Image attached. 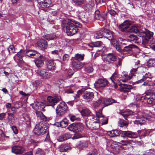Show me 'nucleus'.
I'll return each instance as SVG.
<instances>
[{
	"mask_svg": "<svg viewBox=\"0 0 155 155\" xmlns=\"http://www.w3.org/2000/svg\"><path fill=\"white\" fill-rule=\"evenodd\" d=\"M140 61H137L135 62V68H133L130 71V73L128 74L125 72L122 73L121 77L119 78V74L117 72H115L114 73L110 78L112 82L113 83L114 87L116 88L118 85L120 86L122 90L127 92H129L130 89L132 88V86L130 85L121 84L120 83V81L123 82H125L127 80H130L133 76L134 73L136 72L138 69H140L142 68L140 67Z\"/></svg>",
	"mask_w": 155,
	"mask_h": 155,
	"instance_id": "obj_1",
	"label": "nucleus"
},
{
	"mask_svg": "<svg viewBox=\"0 0 155 155\" xmlns=\"http://www.w3.org/2000/svg\"><path fill=\"white\" fill-rule=\"evenodd\" d=\"M96 117L91 114L86 118L85 123L86 126L92 130H97L100 127V119L104 116L102 114V109H100L97 111L95 110Z\"/></svg>",
	"mask_w": 155,
	"mask_h": 155,
	"instance_id": "obj_2",
	"label": "nucleus"
},
{
	"mask_svg": "<svg viewBox=\"0 0 155 155\" xmlns=\"http://www.w3.org/2000/svg\"><path fill=\"white\" fill-rule=\"evenodd\" d=\"M81 25L72 19H68L63 22L61 26L65 28L68 35L72 36L76 33L78 30L77 27H81Z\"/></svg>",
	"mask_w": 155,
	"mask_h": 155,
	"instance_id": "obj_3",
	"label": "nucleus"
},
{
	"mask_svg": "<svg viewBox=\"0 0 155 155\" xmlns=\"http://www.w3.org/2000/svg\"><path fill=\"white\" fill-rule=\"evenodd\" d=\"M129 32H135L139 36L142 37V44L145 45L148 43V41L152 37L153 33L149 31H145L140 29H138L136 26H132L128 30Z\"/></svg>",
	"mask_w": 155,
	"mask_h": 155,
	"instance_id": "obj_4",
	"label": "nucleus"
},
{
	"mask_svg": "<svg viewBox=\"0 0 155 155\" xmlns=\"http://www.w3.org/2000/svg\"><path fill=\"white\" fill-rule=\"evenodd\" d=\"M48 127L45 125L43 121H40L36 125L33 131L36 135H40L48 132Z\"/></svg>",
	"mask_w": 155,
	"mask_h": 155,
	"instance_id": "obj_5",
	"label": "nucleus"
},
{
	"mask_svg": "<svg viewBox=\"0 0 155 155\" xmlns=\"http://www.w3.org/2000/svg\"><path fill=\"white\" fill-rule=\"evenodd\" d=\"M121 136L123 137H124L125 136L128 137L130 138H137L138 136V134L141 132H143L144 133V135L146 136L148 135V133L149 132V130H138L137 131L138 133H136L134 132H132L130 131H121Z\"/></svg>",
	"mask_w": 155,
	"mask_h": 155,
	"instance_id": "obj_6",
	"label": "nucleus"
},
{
	"mask_svg": "<svg viewBox=\"0 0 155 155\" xmlns=\"http://www.w3.org/2000/svg\"><path fill=\"white\" fill-rule=\"evenodd\" d=\"M78 97H79V95L81 94L83 98L87 102L90 101L92 100L94 97V94L93 92L88 91H79L77 93Z\"/></svg>",
	"mask_w": 155,
	"mask_h": 155,
	"instance_id": "obj_7",
	"label": "nucleus"
},
{
	"mask_svg": "<svg viewBox=\"0 0 155 155\" xmlns=\"http://www.w3.org/2000/svg\"><path fill=\"white\" fill-rule=\"evenodd\" d=\"M84 127L81 123H73L71 124L68 127L70 130L74 132H81L84 129Z\"/></svg>",
	"mask_w": 155,
	"mask_h": 155,
	"instance_id": "obj_8",
	"label": "nucleus"
},
{
	"mask_svg": "<svg viewBox=\"0 0 155 155\" xmlns=\"http://www.w3.org/2000/svg\"><path fill=\"white\" fill-rule=\"evenodd\" d=\"M48 106L54 107L58 102L61 101V98L60 96H57L54 97L49 96L47 98Z\"/></svg>",
	"mask_w": 155,
	"mask_h": 155,
	"instance_id": "obj_9",
	"label": "nucleus"
},
{
	"mask_svg": "<svg viewBox=\"0 0 155 155\" xmlns=\"http://www.w3.org/2000/svg\"><path fill=\"white\" fill-rule=\"evenodd\" d=\"M145 114L141 112H139L138 113L137 116L136 118L137 120L134 121V124L139 126L146 125V123L145 120L142 118V117H144V116H143V115Z\"/></svg>",
	"mask_w": 155,
	"mask_h": 155,
	"instance_id": "obj_10",
	"label": "nucleus"
},
{
	"mask_svg": "<svg viewBox=\"0 0 155 155\" xmlns=\"http://www.w3.org/2000/svg\"><path fill=\"white\" fill-rule=\"evenodd\" d=\"M68 108L67 106L65 103H61L58 105L56 108V111L57 114L59 116L63 114Z\"/></svg>",
	"mask_w": 155,
	"mask_h": 155,
	"instance_id": "obj_11",
	"label": "nucleus"
},
{
	"mask_svg": "<svg viewBox=\"0 0 155 155\" xmlns=\"http://www.w3.org/2000/svg\"><path fill=\"white\" fill-rule=\"evenodd\" d=\"M144 100L146 101L148 104H152L155 99V92L148 91L145 96Z\"/></svg>",
	"mask_w": 155,
	"mask_h": 155,
	"instance_id": "obj_12",
	"label": "nucleus"
},
{
	"mask_svg": "<svg viewBox=\"0 0 155 155\" xmlns=\"http://www.w3.org/2000/svg\"><path fill=\"white\" fill-rule=\"evenodd\" d=\"M108 83V81L106 79L101 78L98 79L94 84L96 88H99L105 87Z\"/></svg>",
	"mask_w": 155,
	"mask_h": 155,
	"instance_id": "obj_13",
	"label": "nucleus"
},
{
	"mask_svg": "<svg viewBox=\"0 0 155 155\" xmlns=\"http://www.w3.org/2000/svg\"><path fill=\"white\" fill-rule=\"evenodd\" d=\"M110 43L119 52L122 54L123 52L122 49L121 48V45L120 43H119L116 39L112 38L111 39Z\"/></svg>",
	"mask_w": 155,
	"mask_h": 155,
	"instance_id": "obj_14",
	"label": "nucleus"
},
{
	"mask_svg": "<svg viewBox=\"0 0 155 155\" xmlns=\"http://www.w3.org/2000/svg\"><path fill=\"white\" fill-rule=\"evenodd\" d=\"M37 73L43 78L47 79L49 78L51 75V73L49 72L47 70L45 69L38 70H37Z\"/></svg>",
	"mask_w": 155,
	"mask_h": 155,
	"instance_id": "obj_15",
	"label": "nucleus"
},
{
	"mask_svg": "<svg viewBox=\"0 0 155 155\" xmlns=\"http://www.w3.org/2000/svg\"><path fill=\"white\" fill-rule=\"evenodd\" d=\"M36 45L39 49L42 50H45L47 48V42L45 40L42 39L37 42Z\"/></svg>",
	"mask_w": 155,
	"mask_h": 155,
	"instance_id": "obj_16",
	"label": "nucleus"
},
{
	"mask_svg": "<svg viewBox=\"0 0 155 155\" xmlns=\"http://www.w3.org/2000/svg\"><path fill=\"white\" fill-rule=\"evenodd\" d=\"M130 25V22L128 21H125L121 24L119 26L120 30L122 32H124L127 31L128 28Z\"/></svg>",
	"mask_w": 155,
	"mask_h": 155,
	"instance_id": "obj_17",
	"label": "nucleus"
},
{
	"mask_svg": "<svg viewBox=\"0 0 155 155\" xmlns=\"http://www.w3.org/2000/svg\"><path fill=\"white\" fill-rule=\"evenodd\" d=\"M72 65L74 69L77 70L81 69L85 65L84 62L76 61L74 59L72 61Z\"/></svg>",
	"mask_w": 155,
	"mask_h": 155,
	"instance_id": "obj_18",
	"label": "nucleus"
},
{
	"mask_svg": "<svg viewBox=\"0 0 155 155\" xmlns=\"http://www.w3.org/2000/svg\"><path fill=\"white\" fill-rule=\"evenodd\" d=\"M38 59L35 60V62L36 66L38 67H42L44 64V61L45 59V57L40 54V56L38 57Z\"/></svg>",
	"mask_w": 155,
	"mask_h": 155,
	"instance_id": "obj_19",
	"label": "nucleus"
},
{
	"mask_svg": "<svg viewBox=\"0 0 155 155\" xmlns=\"http://www.w3.org/2000/svg\"><path fill=\"white\" fill-rule=\"evenodd\" d=\"M101 31L104 37L110 40L112 39V35L111 33L107 29L102 28L101 29Z\"/></svg>",
	"mask_w": 155,
	"mask_h": 155,
	"instance_id": "obj_20",
	"label": "nucleus"
},
{
	"mask_svg": "<svg viewBox=\"0 0 155 155\" xmlns=\"http://www.w3.org/2000/svg\"><path fill=\"white\" fill-rule=\"evenodd\" d=\"M25 54L27 56L32 58H35L40 56V54L35 50L28 51L26 52Z\"/></svg>",
	"mask_w": 155,
	"mask_h": 155,
	"instance_id": "obj_21",
	"label": "nucleus"
},
{
	"mask_svg": "<svg viewBox=\"0 0 155 155\" xmlns=\"http://www.w3.org/2000/svg\"><path fill=\"white\" fill-rule=\"evenodd\" d=\"M12 152L16 154H21L23 153L24 149L20 146H15L12 147Z\"/></svg>",
	"mask_w": 155,
	"mask_h": 155,
	"instance_id": "obj_22",
	"label": "nucleus"
},
{
	"mask_svg": "<svg viewBox=\"0 0 155 155\" xmlns=\"http://www.w3.org/2000/svg\"><path fill=\"white\" fill-rule=\"evenodd\" d=\"M71 135L70 133H65L60 136L57 138V140L59 142H62L71 138Z\"/></svg>",
	"mask_w": 155,
	"mask_h": 155,
	"instance_id": "obj_23",
	"label": "nucleus"
},
{
	"mask_svg": "<svg viewBox=\"0 0 155 155\" xmlns=\"http://www.w3.org/2000/svg\"><path fill=\"white\" fill-rule=\"evenodd\" d=\"M103 103L102 104V107H105L112 104V103L115 102V101L112 99H105L103 98L102 100Z\"/></svg>",
	"mask_w": 155,
	"mask_h": 155,
	"instance_id": "obj_24",
	"label": "nucleus"
},
{
	"mask_svg": "<svg viewBox=\"0 0 155 155\" xmlns=\"http://www.w3.org/2000/svg\"><path fill=\"white\" fill-rule=\"evenodd\" d=\"M153 77V76L150 73L148 72L146 73L145 75L143 76V78L141 80H139L136 82L138 84L141 83L145 81L146 80H150Z\"/></svg>",
	"mask_w": 155,
	"mask_h": 155,
	"instance_id": "obj_25",
	"label": "nucleus"
},
{
	"mask_svg": "<svg viewBox=\"0 0 155 155\" xmlns=\"http://www.w3.org/2000/svg\"><path fill=\"white\" fill-rule=\"evenodd\" d=\"M38 3L41 7L46 8L49 7L51 2L50 0H40Z\"/></svg>",
	"mask_w": 155,
	"mask_h": 155,
	"instance_id": "obj_26",
	"label": "nucleus"
},
{
	"mask_svg": "<svg viewBox=\"0 0 155 155\" xmlns=\"http://www.w3.org/2000/svg\"><path fill=\"white\" fill-rule=\"evenodd\" d=\"M94 17L97 20L103 21L105 19V15L100 13L99 10H96L95 12Z\"/></svg>",
	"mask_w": 155,
	"mask_h": 155,
	"instance_id": "obj_27",
	"label": "nucleus"
},
{
	"mask_svg": "<svg viewBox=\"0 0 155 155\" xmlns=\"http://www.w3.org/2000/svg\"><path fill=\"white\" fill-rule=\"evenodd\" d=\"M116 57L113 54L110 53L105 55L104 58V61L110 62L115 61Z\"/></svg>",
	"mask_w": 155,
	"mask_h": 155,
	"instance_id": "obj_28",
	"label": "nucleus"
},
{
	"mask_svg": "<svg viewBox=\"0 0 155 155\" xmlns=\"http://www.w3.org/2000/svg\"><path fill=\"white\" fill-rule=\"evenodd\" d=\"M121 131L117 130H113L107 132L108 135L111 137H115L119 136L121 134Z\"/></svg>",
	"mask_w": 155,
	"mask_h": 155,
	"instance_id": "obj_29",
	"label": "nucleus"
},
{
	"mask_svg": "<svg viewBox=\"0 0 155 155\" xmlns=\"http://www.w3.org/2000/svg\"><path fill=\"white\" fill-rule=\"evenodd\" d=\"M46 65L47 68L50 70H54L55 68V64L53 60H48Z\"/></svg>",
	"mask_w": 155,
	"mask_h": 155,
	"instance_id": "obj_30",
	"label": "nucleus"
},
{
	"mask_svg": "<svg viewBox=\"0 0 155 155\" xmlns=\"http://www.w3.org/2000/svg\"><path fill=\"white\" fill-rule=\"evenodd\" d=\"M32 108L35 110H42L45 107L43 104H40L38 102L34 103L32 105Z\"/></svg>",
	"mask_w": 155,
	"mask_h": 155,
	"instance_id": "obj_31",
	"label": "nucleus"
},
{
	"mask_svg": "<svg viewBox=\"0 0 155 155\" xmlns=\"http://www.w3.org/2000/svg\"><path fill=\"white\" fill-rule=\"evenodd\" d=\"M7 120L8 123L10 124H12L14 123L15 117L13 114L10 113H8Z\"/></svg>",
	"mask_w": 155,
	"mask_h": 155,
	"instance_id": "obj_32",
	"label": "nucleus"
},
{
	"mask_svg": "<svg viewBox=\"0 0 155 155\" xmlns=\"http://www.w3.org/2000/svg\"><path fill=\"white\" fill-rule=\"evenodd\" d=\"M35 113L38 119L42 120L44 121H46L47 120V117L43 114L42 112L38 111H36Z\"/></svg>",
	"mask_w": 155,
	"mask_h": 155,
	"instance_id": "obj_33",
	"label": "nucleus"
},
{
	"mask_svg": "<svg viewBox=\"0 0 155 155\" xmlns=\"http://www.w3.org/2000/svg\"><path fill=\"white\" fill-rule=\"evenodd\" d=\"M35 113L38 119L42 120L44 121H46L47 120V117L43 114L42 112L38 111H36Z\"/></svg>",
	"mask_w": 155,
	"mask_h": 155,
	"instance_id": "obj_34",
	"label": "nucleus"
},
{
	"mask_svg": "<svg viewBox=\"0 0 155 155\" xmlns=\"http://www.w3.org/2000/svg\"><path fill=\"white\" fill-rule=\"evenodd\" d=\"M35 113L38 119L42 120L44 121H46L47 120V117L43 114L42 112L38 111H36Z\"/></svg>",
	"mask_w": 155,
	"mask_h": 155,
	"instance_id": "obj_35",
	"label": "nucleus"
},
{
	"mask_svg": "<svg viewBox=\"0 0 155 155\" xmlns=\"http://www.w3.org/2000/svg\"><path fill=\"white\" fill-rule=\"evenodd\" d=\"M35 113L38 119L42 120L44 121H46L47 120V117L43 114L42 112L38 111H36Z\"/></svg>",
	"mask_w": 155,
	"mask_h": 155,
	"instance_id": "obj_36",
	"label": "nucleus"
},
{
	"mask_svg": "<svg viewBox=\"0 0 155 155\" xmlns=\"http://www.w3.org/2000/svg\"><path fill=\"white\" fill-rule=\"evenodd\" d=\"M133 112L130 110H127L121 112V114L126 120L127 118L133 114Z\"/></svg>",
	"mask_w": 155,
	"mask_h": 155,
	"instance_id": "obj_37",
	"label": "nucleus"
},
{
	"mask_svg": "<svg viewBox=\"0 0 155 155\" xmlns=\"http://www.w3.org/2000/svg\"><path fill=\"white\" fill-rule=\"evenodd\" d=\"M136 46L135 45H130L128 46L125 47L123 49V52H128L131 51L133 48H135Z\"/></svg>",
	"mask_w": 155,
	"mask_h": 155,
	"instance_id": "obj_38",
	"label": "nucleus"
},
{
	"mask_svg": "<svg viewBox=\"0 0 155 155\" xmlns=\"http://www.w3.org/2000/svg\"><path fill=\"white\" fill-rule=\"evenodd\" d=\"M56 35L55 34H46L43 36V37L48 41L54 39Z\"/></svg>",
	"mask_w": 155,
	"mask_h": 155,
	"instance_id": "obj_39",
	"label": "nucleus"
},
{
	"mask_svg": "<svg viewBox=\"0 0 155 155\" xmlns=\"http://www.w3.org/2000/svg\"><path fill=\"white\" fill-rule=\"evenodd\" d=\"M81 113L82 116H87V118L88 116L92 114H91V112L90 110L87 108L83 109L81 111Z\"/></svg>",
	"mask_w": 155,
	"mask_h": 155,
	"instance_id": "obj_40",
	"label": "nucleus"
},
{
	"mask_svg": "<svg viewBox=\"0 0 155 155\" xmlns=\"http://www.w3.org/2000/svg\"><path fill=\"white\" fill-rule=\"evenodd\" d=\"M59 151L61 152H67L71 150V147L65 145H61L59 148Z\"/></svg>",
	"mask_w": 155,
	"mask_h": 155,
	"instance_id": "obj_41",
	"label": "nucleus"
},
{
	"mask_svg": "<svg viewBox=\"0 0 155 155\" xmlns=\"http://www.w3.org/2000/svg\"><path fill=\"white\" fill-rule=\"evenodd\" d=\"M84 54L82 55L78 54H76L75 55L74 57L72 58L71 61H72V59H74V60H76L78 61H82L84 59Z\"/></svg>",
	"mask_w": 155,
	"mask_h": 155,
	"instance_id": "obj_42",
	"label": "nucleus"
},
{
	"mask_svg": "<svg viewBox=\"0 0 155 155\" xmlns=\"http://www.w3.org/2000/svg\"><path fill=\"white\" fill-rule=\"evenodd\" d=\"M120 142L121 143L116 141H113L112 143V146H113V145H116V146L114 147H117V146L118 145H119L120 144H121V143H122V144L124 145H126L128 143L127 141L124 140H122Z\"/></svg>",
	"mask_w": 155,
	"mask_h": 155,
	"instance_id": "obj_43",
	"label": "nucleus"
},
{
	"mask_svg": "<svg viewBox=\"0 0 155 155\" xmlns=\"http://www.w3.org/2000/svg\"><path fill=\"white\" fill-rule=\"evenodd\" d=\"M155 65V59H150L147 64V66L148 67H151Z\"/></svg>",
	"mask_w": 155,
	"mask_h": 155,
	"instance_id": "obj_44",
	"label": "nucleus"
},
{
	"mask_svg": "<svg viewBox=\"0 0 155 155\" xmlns=\"http://www.w3.org/2000/svg\"><path fill=\"white\" fill-rule=\"evenodd\" d=\"M24 52L23 50H21L20 51L18 52L16 54V55H15L14 57V60H15V58L16 57H18V59L20 61H21L22 60V57L23 56V54Z\"/></svg>",
	"mask_w": 155,
	"mask_h": 155,
	"instance_id": "obj_45",
	"label": "nucleus"
},
{
	"mask_svg": "<svg viewBox=\"0 0 155 155\" xmlns=\"http://www.w3.org/2000/svg\"><path fill=\"white\" fill-rule=\"evenodd\" d=\"M103 99V98H100L99 99L93 104V106L95 109L100 105V104L102 101Z\"/></svg>",
	"mask_w": 155,
	"mask_h": 155,
	"instance_id": "obj_46",
	"label": "nucleus"
},
{
	"mask_svg": "<svg viewBox=\"0 0 155 155\" xmlns=\"http://www.w3.org/2000/svg\"><path fill=\"white\" fill-rule=\"evenodd\" d=\"M60 127H66L68 125L67 120L66 119H64L60 122Z\"/></svg>",
	"mask_w": 155,
	"mask_h": 155,
	"instance_id": "obj_47",
	"label": "nucleus"
},
{
	"mask_svg": "<svg viewBox=\"0 0 155 155\" xmlns=\"http://www.w3.org/2000/svg\"><path fill=\"white\" fill-rule=\"evenodd\" d=\"M5 51H8L9 54L15 52V47L13 45L9 46L7 50Z\"/></svg>",
	"mask_w": 155,
	"mask_h": 155,
	"instance_id": "obj_48",
	"label": "nucleus"
},
{
	"mask_svg": "<svg viewBox=\"0 0 155 155\" xmlns=\"http://www.w3.org/2000/svg\"><path fill=\"white\" fill-rule=\"evenodd\" d=\"M118 126L121 127H126L127 125L126 121L123 119H120L118 122Z\"/></svg>",
	"mask_w": 155,
	"mask_h": 155,
	"instance_id": "obj_49",
	"label": "nucleus"
},
{
	"mask_svg": "<svg viewBox=\"0 0 155 155\" xmlns=\"http://www.w3.org/2000/svg\"><path fill=\"white\" fill-rule=\"evenodd\" d=\"M80 147L81 148H86L88 146V142L87 141H80L79 143Z\"/></svg>",
	"mask_w": 155,
	"mask_h": 155,
	"instance_id": "obj_50",
	"label": "nucleus"
},
{
	"mask_svg": "<svg viewBox=\"0 0 155 155\" xmlns=\"http://www.w3.org/2000/svg\"><path fill=\"white\" fill-rule=\"evenodd\" d=\"M61 50H54L51 52V54L53 55V57H55L57 58H59V53L60 52Z\"/></svg>",
	"mask_w": 155,
	"mask_h": 155,
	"instance_id": "obj_51",
	"label": "nucleus"
},
{
	"mask_svg": "<svg viewBox=\"0 0 155 155\" xmlns=\"http://www.w3.org/2000/svg\"><path fill=\"white\" fill-rule=\"evenodd\" d=\"M32 85L34 87L36 88L41 86L42 84L41 81H36L32 83Z\"/></svg>",
	"mask_w": 155,
	"mask_h": 155,
	"instance_id": "obj_52",
	"label": "nucleus"
},
{
	"mask_svg": "<svg viewBox=\"0 0 155 155\" xmlns=\"http://www.w3.org/2000/svg\"><path fill=\"white\" fill-rule=\"evenodd\" d=\"M108 121V118L106 117H104V116L100 119V122L101 123L102 125L107 124Z\"/></svg>",
	"mask_w": 155,
	"mask_h": 155,
	"instance_id": "obj_53",
	"label": "nucleus"
},
{
	"mask_svg": "<svg viewBox=\"0 0 155 155\" xmlns=\"http://www.w3.org/2000/svg\"><path fill=\"white\" fill-rule=\"evenodd\" d=\"M72 1L76 5H80L84 4L85 0H72Z\"/></svg>",
	"mask_w": 155,
	"mask_h": 155,
	"instance_id": "obj_54",
	"label": "nucleus"
},
{
	"mask_svg": "<svg viewBox=\"0 0 155 155\" xmlns=\"http://www.w3.org/2000/svg\"><path fill=\"white\" fill-rule=\"evenodd\" d=\"M129 37L130 39V40L135 43L136 42L138 38L136 35H130Z\"/></svg>",
	"mask_w": 155,
	"mask_h": 155,
	"instance_id": "obj_55",
	"label": "nucleus"
},
{
	"mask_svg": "<svg viewBox=\"0 0 155 155\" xmlns=\"http://www.w3.org/2000/svg\"><path fill=\"white\" fill-rule=\"evenodd\" d=\"M24 118L26 124L28 126H29L31 124V120L30 117L28 115H25Z\"/></svg>",
	"mask_w": 155,
	"mask_h": 155,
	"instance_id": "obj_56",
	"label": "nucleus"
},
{
	"mask_svg": "<svg viewBox=\"0 0 155 155\" xmlns=\"http://www.w3.org/2000/svg\"><path fill=\"white\" fill-rule=\"evenodd\" d=\"M69 118L70 120L72 122H74L75 120L78 121L80 120V118L77 117L75 116L69 115Z\"/></svg>",
	"mask_w": 155,
	"mask_h": 155,
	"instance_id": "obj_57",
	"label": "nucleus"
},
{
	"mask_svg": "<svg viewBox=\"0 0 155 155\" xmlns=\"http://www.w3.org/2000/svg\"><path fill=\"white\" fill-rule=\"evenodd\" d=\"M65 72L66 74V76L67 77H70V76L73 75L74 73V71L72 69L66 70Z\"/></svg>",
	"mask_w": 155,
	"mask_h": 155,
	"instance_id": "obj_58",
	"label": "nucleus"
},
{
	"mask_svg": "<svg viewBox=\"0 0 155 155\" xmlns=\"http://www.w3.org/2000/svg\"><path fill=\"white\" fill-rule=\"evenodd\" d=\"M35 155H45V153L43 150L38 148L36 150Z\"/></svg>",
	"mask_w": 155,
	"mask_h": 155,
	"instance_id": "obj_59",
	"label": "nucleus"
},
{
	"mask_svg": "<svg viewBox=\"0 0 155 155\" xmlns=\"http://www.w3.org/2000/svg\"><path fill=\"white\" fill-rule=\"evenodd\" d=\"M84 71L88 73L92 72L93 71V68L90 66H86L84 69Z\"/></svg>",
	"mask_w": 155,
	"mask_h": 155,
	"instance_id": "obj_60",
	"label": "nucleus"
},
{
	"mask_svg": "<svg viewBox=\"0 0 155 155\" xmlns=\"http://www.w3.org/2000/svg\"><path fill=\"white\" fill-rule=\"evenodd\" d=\"M103 36L102 34V33L101 31V30L100 31H98L96 35H95L94 37L96 38H102Z\"/></svg>",
	"mask_w": 155,
	"mask_h": 155,
	"instance_id": "obj_61",
	"label": "nucleus"
},
{
	"mask_svg": "<svg viewBox=\"0 0 155 155\" xmlns=\"http://www.w3.org/2000/svg\"><path fill=\"white\" fill-rule=\"evenodd\" d=\"M145 96H143L140 95H137L136 96L135 98L137 101H140L142 102L145 99Z\"/></svg>",
	"mask_w": 155,
	"mask_h": 155,
	"instance_id": "obj_62",
	"label": "nucleus"
},
{
	"mask_svg": "<svg viewBox=\"0 0 155 155\" xmlns=\"http://www.w3.org/2000/svg\"><path fill=\"white\" fill-rule=\"evenodd\" d=\"M102 42L101 41H97L93 42V45L94 47H98L101 45Z\"/></svg>",
	"mask_w": 155,
	"mask_h": 155,
	"instance_id": "obj_63",
	"label": "nucleus"
},
{
	"mask_svg": "<svg viewBox=\"0 0 155 155\" xmlns=\"http://www.w3.org/2000/svg\"><path fill=\"white\" fill-rule=\"evenodd\" d=\"M120 41H121L120 43L121 45H128L127 43L128 42L127 40L126 39L122 38H120Z\"/></svg>",
	"mask_w": 155,
	"mask_h": 155,
	"instance_id": "obj_64",
	"label": "nucleus"
}]
</instances>
